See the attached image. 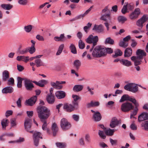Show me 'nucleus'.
<instances>
[{
  "label": "nucleus",
  "instance_id": "nucleus-28",
  "mask_svg": "<svg viewBox=\"0 0 148 148\" xmlns=\"http://www.w3.org/2000/svg\"><path fill=\"white\" fill-rule=\"evenodd\" d=\"M133 103L134 104L135 106V108L134 110L131 113V119H132V116L133 115L135 116L138 110V107L139 106V104L138 102L136 101L135 102Z\"/></svg>",
  "mask_w": 148,
  "mask_h": 148
},
{
  "label": "nucleus",
  "instance_id": "nucleus-34",
  "mask_svg": "<svg viewBox=\"0 0 148 148\" xmlns=\"http://www.w3.org/2000/svg\"><path fill=\"white\" fill-rule=\"evenodd\" d=\"M132 54V50L130 47L127 48L125 50L124 52V56L125 57H129Z\"/></svg>",
  "mask_w": 148,
  "mask_h": 148
},
{
  "label": "nucleus",
  "instance_id": "nucleus-42",
  "mask_svg": "<svg viewBox=\"0 0 148 148\" xmlns=\"http://www.w3.org/2000/svg\"><path fill=\"white\" fill-rule=\"evenodd\" d=\"M25 79L22 78L20 77H17V86L18 88H21L22 87V83L23 80H24Z\"/></svg>",
  "mask_w": 148,
  "mask_h": 148
},
{
  "label": "nucleus",
  "instance_id": "nucleus-64",
  "mask_svg": "<svg viewBox=\"0 0 148 148\" xmlns=\"http://www.w3.org/2000/svg\"><path fill=\"white\" fill-rule=\"evenodd\" d=\"M130 127L132 130H136L137 129V126L134 124V122L132 123Z\"/></svg>",
  "mask_w": 148,
  "mask_h": 148
},
{
  "label": "nucleus",
  "instance_id": "nucleus-1",
  "mask_svg": "<svg viewBox=\"0 0 148 148\" xmlns=\"http://www.w3.org/2000/svg\"><path fill=\"white\" fill-rule=\"evenodd\" d=\"M38 116L41 122L46 121L51 114L50 110L47 107L39 106L37 109Z\"/></svg>",
  "mask_w": 148,
  "mask_h": 148
},
{
  "label": "nucleus",
  "instance_id": "nucleus-12",
  "mask_svg": "<svg viewBox=\"0 0 148 148\" xmlns=\"http://www.w3.org/2000/svg\"><path fill=\"white\" fill-rule=\"evenodd\" d=\"M41 133L40 132H35L34 134L33 137L34 145L36 146H38L39 144L40 138H42L41 136Z\"/></svg>",
  "mask_w": 148,
  "mask_h": 148
},
{
  "label": "nucleus",
  "instance_id": "nucleus-22",
  "mask_svg": "<svg viewBox=\"0 0 148 148\" xmlns=\"http://www.w3.org/2000/svg\"><path fill=\"white\" fill-rule=\"evenodd\" d=\"M63 109L65 111L68 112H71L74 110V108L72 106V105L68 103L64 104Z\"/></svg>",
  "mask_w": 148,
  "mask_h": 148
},
{
  "label": "nucleus",
  "instance_id": "nucleus-24",
  "mask_svg": "<svg viewBox=\"0 0 148 148\" xmlns=\"http://www.w3.org/2000/svg\"><path fill=\"white\" fill-rule=\"evenodd\" d=\"M55 95L58 99H61L64 98L66 96V93L62 91H57L55 93Z\"/></svg>",
  "mask_w": 148,
  "mask_h": 148
},
{
  "label": "nucleus",
  "instance_id": "nucleus-61",
  "mask_svg": "<svg viewBox=\"0 0 148 148\" xmlns=\"http://www.w3.org/2000/svg\"><path fill=\"white\" fill-rule=\"evenodd\" d=\"M72 97L73 99V101L75 102H77V100L80 98V97L79 96L75 95H72Z\"/></svg>",
  "mask_w": 148,
  "mask_h": 148
},
{
  "label": "nucleus",
  "instance_id": "nucleus-30",
  "mask_svg": "<svg viewBox=\"0 0 148 148\" xmlns=\"http://www.w3.org/2000/svg\"><path fill=\"white\" fill-rule=\"evenodd\" d=\"M13 91V88L11 86H8L3 88L2 90L3 93H11Z\"/></svg>",
  "mask_w": 148,
  "mask_h": 148
},
{
  "label": "nucleus",
  "instance_id": "nucleus-51",
  "mask_svg": "<svg viewBox=\"0 0 148 148\" xmlns=\"http://www.w3.org/2000/svg\"><path fill=\"white\" fill-rule=\"evenodd\" d=\"M72 106L74 108V110H77L78 108V102L72 101Z\"/></svg>",
  "mask_w": 148,
  "mask_h": 148
},
{
  "label": "nucleus",
  "instance_id": "nucleus-45",
  "mask_svg": "<svg viewBox=\"0 0 148 148\" xmlns=\"http://www.w3.org/2000/svg\"><path fill=\"white\" fill-rule=\"evenodd\" d=\"M125 5L126 6L128 10H132L134 8V5L132 3L127 4Z\"/></svg>",
  "mask_w": 148,
  "mask_h": 148
},
{
  "label": "nucleus",
  "instance_id": "nucleus-46",
  "mask_svg": "<svg viewBox=\"0 0 148 148\" xmlns=\"http://www.w3.org/2000/svg\"><path fill=\"white\" fill-rule=\"evenodd\" d=\"M141 126L144 127L145 130L148 131V121L143 122L141 124Z\"/></svg>",
  "mask_w": 148,
  "mask_h": 148
},
{
  "label": "nucleus",
  "instance_id": "nucleus-4",
  "mask_svg": "<svg viewBox=\"0 0 148 148\" xmlns=\"http://www.w3.org/2000/svg\"><path fill=\"white\" fill-rule=\"evenodd\" d=\"M125 90L134 93H135L138 91V87L136 84L133 83H129L124 86Z\"/></svg>",
  "mask_w": 148,
  "mask_h": 148
},
{
  "label": "nucleus",
  "instance_id": "nucleus-21",
  "mask_svg": "<svg viewBox=\"0 0 148 148\" xmlns=\"http://www.w3.org/2000/svg\"><path fill=\"white\" fill-rule=\"evenodd\" d=\"M92 29L93 30L99 33L102 32L103 31V26L101 24L99 25H95Z\"/></svg>",
  "mask_w": 148,
  "mask_h": 148
},
{
  "label": "nucleus",
  "instance_id": "nucleus-60",
  "mask_svg": "<svg viewBox=\"0 0 148 148\" xmlns=\"http://www.w3.org/2000/svg\"><path fill=\"white\" fill-rule=\"evenodd\" d=\"M29 53L31 54H33L36 51V49L34 47H31L29 49H27Z\"/></svg>",
  "mask_w": 148,
  "mask_h": 148
},
{
  "label": "nucleus",
  "instance_id": "nucleus-23",
  "mask_svg": "<svg viewBox=\"0 0 148 148\" xmlns=\"http://www.w3.org/2000/svg\"><path fill=\"white\" fill-rule=\"evenodd\" d=\"M47 101L49 104H52L55 101V97L53 95L48 94L46 97Z\"/></svg>",
  "mask_w": 148,
  "mask_h": 148
},
{
  "label": "nucleus",
  "instance_id": "nucleus-49",
  "mask_svg": "<svg viewBox=\"0 0 148 148\" xmlns=\"http://www.w3.org/2000/svg\"><path fill=\"white\" fill-rule=\"evenodd\" d=\"M118 19L119 22H121L123 23H124L127 20V19L126 17L123 16H119Z\"/></svg>",
  "mask_w": 148,
  "mask_h": 148
},
{
  "label": "nucleus",
  "instance_id": "nucleus-3",
  "mask_svg": "<svg viewBox=\"0 0 148 148\" xmlns=\"http://www.w3.org/2000/svg\"><path fill=\"white\" fill-rule=\"evenodd\" d=\"M60 126L62 130L64 131L69 129L71 126V123L65 118H63L61 119L60 122Z\"/></svg>",
  "mask_w": 148,
  "mask_h": 148
},
{
  "label": "nucleus",
  "instance_id": "nucleus-40",
  "mask_svg": "<svg viewBox=\"0 0 148 148\" xmlns=\"http://www.w3.org/2000/svg\"><path fill=\"white\" fill-rule=\"evenodd\" d=\"M104 50V56L106 55L107 53L110 54L113 52V49L111 48H106L105 47H103Z\"/></svg>",
  "mask_w": 148,
  "mask_h": 148
},
{
  "label": "nucleus",
  "instance_id": "nucleus-37",
  "mask_svg": "<svg viewBox=\"0 0 148 148\" xmlns=\"http://www.w3.org/2000/svg\"><path fill=\"white\" fill-rule=\"evenodd\" d=\"M83 88L82 85H75L73 88V90L75 92H79L82 90Z\"/></svg>",
  "mask_w": 148,
  "mask_h": 148
},
{
  "label": "nucleus",
  "instance_id": "nucleus-20",
  "mask_svg": "<svg viewBox=\"0 0 148 148\" xmlns=\"http://www.w3.org/2000/svg\"><path fill=\"white\" fill-rule=\"evenodd\" d=\"M136 56L143 59L144 56H145L147 55V53L145 52V51L142 49H138L136 52Z\"/></svg>",
  "mask_w": 148,
  "mask_h": 148
},
{
  "label": "nucleus",
  "instance_id": "nucleus-13",
  "mask_svg": "<svg viewBox=\"0 0 148 148\" xmlns=\"http://www.w3.org/2000/svg\"><path fill=\"white\" fill-rule=\"evenodd\" d=\"M24 85L27 90H32L34 87L32 81L27 79H24Z\"/></svg>",
  "mask_w": 148,
  "mask_h": 148
},
{
  "label": "nucleus",
  "instance_id": "nucleus-33",
  "mask_svg": "<svg viewBox=\"0 0 148 148\" xmlns=\"http://www.w3.org/2000/svg\"><path fill=\"white\" fill-rule=\"evenodd\" d=\"M120 62L121 64L127 66H129L132 65L131 62L127 60L121 59L120 60Z\"/></svg>",
  "mask_w": 148,
  "mask_h": 148
},
{
  "label": "nucleus",
  "instance_id": "nucleus-35",
  "mask_svg": "<svg viewBox=\"0 0 148 148\" xmlns=\"http://www.w3.org/2000/svg\"><path fill=\"white\" fill-rule=\"evenodd\" d=\"M54 40L57 41H63L65 40V38L64 36V34H61L60 37L56 36L54 38Z\"/></svg>",
  "mask_w": 148,
  "mask_h": 148
},
{
  "label": "nucleus",
  "instance_id": "nucleus-8",
  "mask_svg": "<svg viewBox=\"0 0 148 148\" xmlns=\"http://www.w3.org/2000/svg\"><path fill=\"white\" fill-rule=\"evenodd\" d=\"M148 18L145 15H143L142 17L136 22V25L139 27V29L140 30L143 26V24L148 20Z\"/></svg>",
  "mask_w": 148,
  "mask_h": 148
},
{
  "label": "nucleus",
  "instance_id": "nucleus-15",
  "mask_svg": "<svg viewBox=\"0 0 148 148\" xmlns=\"http://www.w3.org/2000/svg\"><path fill=\"white\" fill-rule=\"evenodd\" d=\"M37 99V96H34L28 100H26L25 103V104L27 105L32 106L35 103Z\"/></svg>",
  "mask_w": 148,
  "mask_h": 148
},
{
  "label": "nucleus",
  "instance_id": "nucleus-58",
  "mask_svg": "<svg viewBox=\"0 0 148 148\" xmlns=\"http://www.w3.org/2000/svg\"><path fill=\"white\" fill-rule=\"evenodd\" d=\"M13 113V111L12 110H7L5 113V116L7 118L10 116L12 115Z\"/></svg>",
  "mask_w": 148,
  "mask_h": 148
},
{
  "label": "nucleus",
  "instance_id": "nucleus-19",
  "mask_svg": "<svg viewBox=\"0 0 148 148\" xmlns=\"http://www.w3.org/2000/svg\"><path fill=\"white\" fill-rule=\"evenodd\" d=\"M119 124L118 120L115 117L112 118L110 123V126L112 128H113L117 126Z\"/></svg>",
  "mask_w": 148,
  "mask_h": 148
},
{
  "label": "nucleus",
  "instance_id": "nucleus-52",
  "mask_svg": "<svg viewBox=\"0 0 148 148\" xmlns=\"http://www.w3.org/2000/svg\"><path fill=\"white\" fill-rule=\"evenodd\" d=\"M18 3L21 5H25L28 3L27 0H18Z\"/></svg>",
  "mask_w": 148,
  "mask_h": 148
},
{
  "label": "nucleus",
  "instance_id": "nucleus-41",
  "mask_svg": "<svg viewBox=\"0 0 148 148\" xmlns=\"http://www.w3.org/2000/svg\"><path fill=\"white\" fill-rule=\"evenodd\" d=\"M105 43L106 44H109L113 45L114 44V41L113 39H111L110 37H108L106 39L105 41Z\"/></svg>",
  "mask_w": 148,
  "mask_h": 148
},
{
  "label": "nucleus",
  "instance_id": "nucleus-55",
  "mask_svg": "<svg viewBox=\"0 0 148 148\" xmlns=\"http://www.w3.org/2000/svg\"><path fill=\"white\" fill-rule=\"evenodd\" d=\"M98 134L99 136L103 139H105L106 138V136L104 134L103 132L99 130Z\"/></svg>",
  "mask_w": 148,
  "mask_h": 148
},
{
  "label": "nucleus",
  "instance_id": "nucleus-16",
  "mask_svg": "<svg viewBox=\"0 0 148 148\" xmlns=\"http://www.w3.org/2000/svg\"><path fill=\"white\" fill-rule=\"evenodd\" d=\"M37 99V96H34L28 100H26L25 103V104L27 105L32 106L35 103Z\"/></svg>",
  "mask_w": 148,
  "mask_h": 148
},
{
  "label": "nucleus",
  "instance_id": "nucleus-57",
  "mask_svg": "<svg viewBox=\"0 0 148 148\" xmlns=\"http://www.w3.org/2000/svg\"><path fill=\"white\" fill-rule=\"evenodd\" d=\"M43 124L42 125V128L43 130H45L47 129V124L46 121H44L43 122Z\"/></svg>",
  "mask_w": 148,
  "mask_h": 148
},
{
  "label": "nucleus",
  "instance_id": "nucleus-47",
  "mask_svg": "<svg viewBox=\"0 0 148 148\" xmlns=\"http://www.w3.org/2000/svg\"><path fill=\"white\" fill-rule=\"evenodd\" d=\"M74 66L77 69H78L79 68L81 65V62L79 60H76L74 61Z\"/></svg>",
  "mask_w": 148,
  "mask_h": 148
},
{
  "label": "nucleus",
  "instance_id": "nucleus-9",
  "mask_svg": "<svg viewBox=\"0 0 148 148\" xmlns=\"http://www.w3.org/2000/svg\"><path fill=\"white\" fill-rule=\"evenodd\" d=\"M140 11L139 8H136L134 11L132 12L129 16V18L132 20L137 19L140 14Z\"/></svg>",
  "mask_w": 148,
  "mask_h": 148
},
{
  "label": "nucleus",
  "instance_id": "nucleus-56",
  "mask_svg": "<svg viewBox=\"0 0 148 148\" xmlns=\"http://www.w3.org/2000/svg\"><path fill=\"white\" fill-rule=\"evenodd\" d=\"M125 5H124L121 10V12L123 14H125L127 12H129L127 7Z\"/></svg>",
  "mask_w": 148,
  "mask_h": 148
},
{
  "label": "nucleus",
  "instance_id": "nucleus-39",
  "mask_svg": "<svg viewBox=\"0 0 148 148\" xmlns=\"http://www.w3.org/2000/svg\"><path fill=\"white\" fill-rule=\"evenodd\" d=\"M115 54L112 55V57L115 58L118 56H120L122 55L123 52L120 49H118L114 51Z\"/></svg>",
  "mask_w": 148,
  "mask_h": 148
},
{
  "label": "nucleus",
  "instance_id": "nucleus-25",
  "mask_svg": "<svg viewBox=\"0 0 148 148\" xmlns=\"http://www.w3.org/2000/svg\"><path fill=\"white\" fill-rule=\"evenodd\" d=\"M145 120H148V113H143L138 117V120L139 122Z\"/></svg>",
  "mask_w": 148,
  "mask_h": 148
},
{
  "label": "nucleus",
  "instance_id": "nucleus-50",
  "mask_svg": "<svg viewBox=\"0 0 148 148\" xmlns=\"http://www.w3.org/2000/svg\"><path fill=\"white\" fill-rule=\"evenodd\" d=\"M35 62L37 67L40 66L42 65V61L40 59H36L35 61Z\"/></svg>",
  "mask_w": 148,
  "mask_h": 148
},
{
  "label": "nucleus",
  "instance_id": "nucleus-59",
  "mask_svg": "<svg viewBox=\"0 0 148 148\" xmlns=\"http://www.w3.org/2000/svg\"><path fill=\"white\" fill-rule=\"evenodd\" d=\"M88 91L90 95H92L94 94V92L93 90L94 89L93 88H90L89 86H88L87 87Z\"/></svg>",
  "mask_w": 148,
  "mask_h": 148
},
{
  "label": "nucleus",
  "instance_id": "nucleus-44",
  "mask_svg": "<svg viewBox=\"0 0 148 148\" xmlns=\"http://www.w3.org/2000/svg\"><path fill=\"white\" fill-rule=\"evenodd\" d=\"M57 147L59 148H64L66 147V145L65 143L58 142L56 143Z\"/></svg>",
  "mask_w": 148,
  "mask_h": 148
},
{
  "label": "nucleus",
  "instance_id": "nucleus-14",
  "mask_svg": "<svg viewBox=\"0 0 148 148\" xmlns=\"http://www.w3.org/2000/svg\"><path fill=\"white\" fill-rule=\"evenodd\" d=\"M91 111L94 113L93 118L95 121H99L101 119V116L99 112L98 111L95 112L93 110H91Z\"/></svg>",
  "mask_w": 148,
  "mask_h": 148
},
{
  "label": "nucleus",
  "instance_id": "nucleus-17",
  "mask_svg": "<svg viewBox=\"0 0 148 148\" xmlns=\"http://www.w3.org/2000/svg\"><path fill=\"white\" fill-rule=\"evenodd\" d=\"M131 38V37L130 35H128L124 38L123 40H121L119 42L120 46H127L128 45V43L126 42L130 40Z\"/></svg>",
  "mask_w": 148,
  "mask_h": 148
},
{
  "label": "nucleus",
  "instance_id": "nucleus-11",
  "mask_svg": "<svg viewBox=\"0 0 148 148\" xmlns=\"http://www.w3.org/2000/svg\"><path fill=\"white\" fill-rule=\"evenodd\" d=\"M32 121L31 119L27 118L25 119L24 125L25 130L27 132L32 133L33 131H29L32 127Z\"/></svg>",
  "mask_w": 148,
  "mask_h": 148
},
{
  "label": "nucleus",
  "instance_id": "nucleus-38",
  "mask_svg": "<svg viewBox=\"0 0 148 148\" xmlns=\"http://www.w3.org/2000/svg\"><path fill=\"white\" fill-rule=\"evenodd\" d=\"M1 7L3 9L9 10L11 9L13 6L10 4H2L1 5Z\"/></svg>",
  "mask_w": 148,
  "mask_h": 148
},
{
  "label": "nucleus",
  "instance_id": "nucleus-31",
  "mask_svg": "<svg viewBox=\"0 0 148 148\" xmlns=\"http://www.w3.org/2000/svg\"><path fill=\"white\" fill-rule=\"evenodd\" d=\"M1 123L2 129L3 130H5L6 129V127L8 125L9 123L8 120L6 119H3L1 120Z\"/></svg>",
  "mask_w": 148,
  "mask_h": 148
},
{
  "label": "nucleus",
  "instance_id": "nucleus-54",
  "mask_svg": "<svg viewBox=\"0 0 148 148\" xmlns=\"http://www.w3.org/2000/svg\"><path fill=\"white\" fill-rule=\"evenodd\" d=\"M14 84V79L12 78H10L8 80V84L9 85H13Z\"/></svg>",
  "mask_w": 148,
  "mask_h": 148
},
{
  "label": "nucleus",
  "instance_id": "nucleus-2",
  "mask_svg": "<svg viewBox=\"0 0 148 148\" xmlns=\"http://www.w3.org/2000/svg\"><path fill=\"white\" fill-rule=\"evenodd\" d=\"M86 49L92 52V56L95 58L104 56V50L103 47H86Z\"/></svg>",
  "mask_w": 148,
  "mask_h": 148
},
{
  "label": "nucleus",
  "instance_id": "nucleus-29",
  "mask_svg": "<svg viewBox=\"0 0 148 148\" xmlns=\"http://www.w3.org/2000/svg\"><path fill=\"white\" fill-rule=\"evenodd\" d=\"M16 60L18 61H22L25 62H27L29 60L28 56H18L16 58Z\"/></svg>",
  "mask_w": 148,
  "mask_h": 148
},
{
  "label": "nucleus",
  "instance_id": "nucleus-43",
  "mask_svg": "<svg viewBox=\"0 0 148 148\" xmlns=\"http://www.w3.org/2000/svg\"><path fill=\"white\" fill-rule=\"evenodd\" d=\"M114 132V129H111L109 128L108 129L106 130L105 133L106 135L111 136L113 134Z\"/></svg>",
  "mask_w": 148,
  "mask_h": 148
},
{
  "label": "nucleus",
  "instance_id": "nucleus-18",
  "mask_svg": "<svg viewBox=\"0 0 148 148\" xmlns=\"http://www.w3.org/2000/svg\"><path fill=\"white\" fill-rule=\"evenodd\" d=\"M131 60L134 62L135 66L139 65L141 64L143 59L137 56H133L131 57Z\"/></svg>",
  "mask_w": 148,
  "mask_h": 148
},
{
  "label": "nucleus",
  "instance_id": "nucleus-7",
  "mask_svg": "<svg viewBox=\"0 0 148 148\" xmlns=\"http://www.w3.org/2000/svg\"><path fill=\"white\" fill-rule=\"evenodd\" d=\"M111 18L110 12L107 14L102 15L100 18L101 20L105 21L106 22L104 23V24L108 31L109 30V29L108 22V21H110Z\"/></svg>",
  "mask_w": 148,
  "mask_h": 148
},
{
  "label": "nucleus",
  "instance_id": "nucleus-36",
  "mask_svg": "<svg viewBox=\"0 0 148 148\" xmlns=\"http://www.w3.org/2000/svg\"><path fill=\"white\" fill-rule=\"evenodd\" d=\"M2 75L3 79L4 81H6L9 77V73L7 71L5 70L3 71Z\"/></svg>",
  "mask_w": 148,
  "mask_h": 148
},
{
  "label": "nucleus",
  "instance_id": "nucleus-27",
  "mask_svg": "<svg viewBox=\"0 0 148 148\" xmlns=\"http://www.w3.org/2000/svg\"><path fill=\"white\" fill-rule=\"evenodd\" d=\"M33 82L37 86L41 87H43L45 84L47 83L48 82L45 80H41L38 82L34 81Z\"/></svg>",
  "mask_w": 148,
  "mask_h": 148
},
{
  "label": "nucleus",
  "instance_id": "nucleus-63",
  "mask_svg": "<svg viewBox=\"0 0 148 148\" xmlns=\"http://www.w3.org/2000/svg\"><path fill=\"white\" fill-rule=\"evenodd\" d=\"M10 122L12 127H14L16 126L17 123L15 119H11L10 121Z\"/></svg>",
  "mask_w": 148,
  "mask_h": 148
},
{
  "label": "nucleus",
  "instance_id": "nucleus-5",
  "mask_svg": "<svg viewBox=\"0 0 148 148\" xmlns=\"http://www.w3.org/2000/svg\"><path fill=\"white\" fill-rule=\"evenodd\" d=\"M98 40L99 38L97 36H93L92 34L90 35L85 40L88 43L92 44V46L96 45Z\"/></svg>",
  "mask_w": 148,
  "mask_h": 148
},
{
  "label": "nucleus",
  "instance_id": "nucleus-48",
  "mask_svg": "<svg viewBox=\"0 0 148 148\" xmlns=\"http://www.w3.org/2000/svg\"><path fill=\"white\" fill-rule=\"evenodd\" d=\"M25 31L27 32H29L32 29V26L31 25H29L27 26H25L24 27Z\"/></svg>",
  "mask_w": 148,
  "mask_h": 148
},
{
  "label": "nucleus",
  "instance_id": "nucleus-10",
  "mask_svg": "<svg viewBox=\"0 0 148 148\" xmlns=\"http://www.w3.org/2000/svg\"><path fill=\"white\" fill-rule=\"evenodd\" d=\"M127 100L133 103L135 102L136 101V99L134 97L130 96L128 95L125 94L123 95L121 97V98L119 101V102H122Z\"/></svg>",
  "mask_w": 148,
  "mask_h": 148
},
{
  "label": "nucleus",
  "instance_id": "nucleus-6",
  "mask_svg": "<svg viewBox=\"0 0 148 148\" xmlns=\"http://www.w3.org/2000/svg\"><path fill=\"white\" fill-rule=\"evenodd\" d=\"M134 107L132 104L128 102H126L122 104L121 109L124 112H127L133 109Z\"/></svg>",
  "mask_w": 148,
  "mask_h": 148
},
{
  "label": "nucleus",
  "instance_id": "nucleus-26",
  "mask_svg": "<svg viewBox=\"0 0 148 148\" xmlns=\"http://www.w3.org/2000/svg\"><path fill=\"white\" fill-rule=\"evenodd\" d=\"M100 103L99 101H91L90 103H88L86 105L87 108L97 107L99 106Z\"/></svg>",
  "mask_w": 148,
  "mask_h": 148
},
{
  "label": "nucleus",
  "instance_id": "nucleus-62",
  "mask_svg": "<svg viewBox=\"0 0 148 148\" xmlns=\"http://www.w3.org/2000/svg\"><path fill=\"white\" fill-rule=\"evenodd\" d=\"M85 139L87 142L90 143L91 141L90 136L89 134H87L85 135Z\"/></svg>",
  "mask_w": 148,
  "mask_h": 148
},
{
  "label": "nucleus",
  "instance_id": "nucleus-32",
  "mask_svg": "<svg viewBox=\"0 0 148 148\" xmlns=\"http://www.w3.org/2000/svg\"><path fill=\"white\" fill-rule=\"evenodd\" d=\"M51 130L53 132V136H56V133L58 131V128L56 123H53L52 125Z\"/></svg>",
  "mask_w": 148,
  "mask_h": 148
},
{
  "label": "nucleus",
  "instance_id": "nucleus-53",
  "mask_svg": "<svg viewBox=\"0 0 148 148\" xmlns=\"http://www.w3.org/2000/svg\"><path fill=\"white\" fill-rule=\"evenodd\" d=\"M73 119L76 122H78L79 119V115L74 114L72 116Z\"/></svg>",
  "mask_w": 148,
  "mask_h": 148
}]
</instances>
